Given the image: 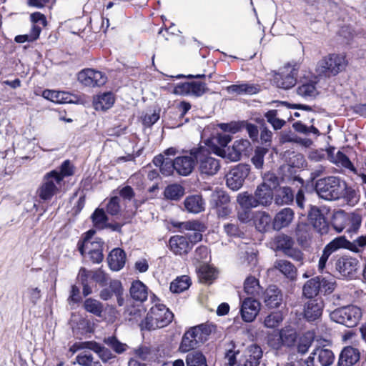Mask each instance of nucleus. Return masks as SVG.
Returning <instances> with one entry per match:
<instances>
[{
  "instance_id": "obj_4",
  "label": "nucleus",
  "mask_w": 366,
  "mask_h": 366,
  "mask_svg": "<svg viewBox=\"0 0 366 366\" xmlns=\"http://www.w3.org/2000/svg\"><path fill=\"white\" fill-rule=\"evenodd\" d=\"M362 316V310L359 307L354 305L336 309L330 315V319L332 321L348 327L356 326L361 320Z\"/></svg>"
},
{
  "instance_id": "obj_54",
  "label": "nucleus",
  "mask_w": 366,
  "mask_h": 366,
  "mask_svg": "<svg viewBox=\"0 0 366 366\" xmlns=\"http://www.w3.org/2000/svg\"><path fill=\"white\" fill-rule=\"evenodd\" d=\"M277 110H269L265 114L267 122L272 124L274 129H280L285 124V121L277 117Z\"/></svg>"
},
{
  "instance_id": "obj_57",
  "label": "nucleus",
  "mask_w": 366,
  "mask_h": 366,
  "mask_svg": "<svg viewBox=\"0 0 366 366\" xmlns=\"http://www.w3.org/2000/svg\"><path fill=\"white\" fill-rule=\"evenodd\" d=\"M84 306L86 311L97 316L101 315L102 312V305L99 301L89 298L86 300Z\"/></svg>"
},
{
  "instance_id": "obj_16",
  "label": "nucleus",
  "mask_w": 366,
  "mask_h": 366,
  "mask_svg": "<svg viewBox=\"0 0 366 366\" xmlns=\"http://www.w3.org/2000/svg\"><path fill=\"white\" fill-rule=\"evenodd\" d=\"M260 303L252 298H246L242 303L241 315L245 322H252L260 310Z\"/></svg>"
},
{
  "instance_id": "obj_2",
  "label": "nucleus",
  "mask_w": 366,
  "mask_h": 366,
  "mask_svg": "<svg viewBox=\"0 0 366 366\" xmlns=\"http://www.w3.org/2000/svg\"><path fill=\"white\" fill-rule=\"evenodd\" d=\"M230 347L227 350L225 358L230 366H257L262 357V351L259 346L250 345L243 351L234 350L231 342Z\"/></svg>"
},
{
  "instance_id": "obj_23",
  "label": "nucleus",
  "mask_w": 366,
  "mask_h": 366,
  "mask_svg": "<svg viewBox=\"0 0 366 366\" xmlns=\"http://www.w3.org/2000/svg\"><path fill=\"white\" fill-rule=\"evenodd\" d=\"M323 307V302L320 299L309 300L305 305V317L308 321H314L318 319L322 315Z\"/></svg>"
},
{
  "instance_id": "obj_31",
  "label": "nucleus",
  "mask_w": 366,
  "mask_h": 366,
  "mask_svg": "<svg viewBox=\"0 0 366 366\" xmlns=\"http://www.w3.org/2000/svg\"><path fill=\"white\" fill-rule=\"evenodd\" d=\"M271 222V217L265 212H256L253 216L256 229L262 232H267L270 228Z\"/></svg>"
},
{
  "instance_id": "obj_10",
  "label": "nucleus",
  "mask_w": 366,
  "mask_h": 366,
  "mask_svg": "<svg viewBox=\"0 0 366 366\" xmlns=\"http://www.w3.org/2000/svg\"><path fill=\"white\" fill-rule=\"evenodd\" d=\"M250 147V142L247 139H238L234 142L232 147L227 149L217 148L215 153L231 162H237L242 154L245 153Z\"/></svg>"
},
{
  "instance_id": "obj_49",
  "label": "nucleus",
  "mask_w": 366,
  "mask_h": 366,
  "mask_svg": "<svg viewBox=\"0 0 366 366\" xmlns=\"http://www.w3.org/2000/svg\"><path fill=\"white\" fill-rule=\"evenodd\" d=\"M319 282L320 283V292L326 294H330L335 290L336 282L333 277H319Z\"/></svg>"
},
{
  "instance_id": "obj_38",
  "label": "nucleus",
  "mask_w": 366,
  "mask_h": 366,
  "mask_svg": "<svg viewBox=\"0 0 366 366\" xmlns=\"http://www.w3.org/2000/svg\"><path fill=\"white\" fill-rule=\"evenodd\" d=\"M114 102L112 94L107 92L97 96L94 101V104L97 110H107L113 105Z\"/></svg>"
},
{
  "instance_id": "obj_33",
  "label": "nucleus",
  "mask_w": 366,
  "mask_h": 366,
  "mask_svg": "<svg viewBox=\"0 0 366 366\" xmlns=\"http://www.w3.org/2000/svg\"><path fill=\"white\" fill-rule=\"evenodd\" d=\"M229 94L235 93L237 94H257L259 89L257 86L250 84H232L226 88Z\"/></svg>"
},
{
  "instance_id": "obj_22",
  "label": "nucleus",
  "mask_w": 366,
  "mask_h": 366,
  "mask_svg": "<svg viewBox=\"0 0 366 366\" xmlns=\"http://www.w3.org/2000/svg\"><path fill=\"white\" fill-rule=\"evenodd\" d=\"M44 98L57 104L75 103L77 97L65 92L44 90L42 93Z\"/></svg>"
},
{
  "instance_id": "obj_58",
  "label": "nucleus",
  "mask_w": 366,
  "mask_h": 366,
  "mask_svg": "<svg viewBox=\"0 0 366 366\" xmlns=\"http://www.w3.org/2000/svg\"><path fill=\"white\" fill-rule=\"evenodd\" d=\"M92 280L101 286L107 285L109 277L102 269L92 270Z\"/></svg>"
},
{
  "instance_id": "obj_55",
  "label": "nucleus",
  "mask_w": 366,
  "mask_h": 366,
  "mask_svg": "<svg viewBox=\"0 0 366 366\" xmlns=\"http://www.w3.org/2000/svg\"><path fill=\"white\" fill-rule=\"evenodd\" d=\"M313 340L312 335L306 333L302 336L297 344V352L300 354H305L312 345Z\"/></svg>"
},
{
  "instance_id": "obj_5",
  "label": "nucleus",
  "mask_w": 366,
  "mask_h": 366,
  "mask_svg": "<svg viewBox=\"0 0 366 366\" xmlns=\"http://www.w3.org/2000/svg\"><path fill=\"white\" fill-rule=\"evenodd\" d=\"M61 186V178L56 174L54 171H51L44 175L41 185L36 190V194L43 201H49L59 192Z\"/></svg>"
},
{
  "instance_id": "obj_1",
  "label": "nucleus",
  "mask_w": 366,
  "mask_h": 366,
  "mask_svg": "<svg viewBox=\"0 0 366 366\" xmlns=\"http://www.w3.org/2000/svg\"><path fill=\"white\" fill-rule=\"evenodd\" d=\"M315 190L320 197L325 200H336L352 197L355 191L348 189L345 182L338 178L329 177L317 181Z\"/></svg>"
},
{
  "instance_id": "obj_9",
  "label": "nucleus",
  "mask_w": 366,
  "mask_h": 366,
  "mask_svg": "<svg viewBox=\"0 0 366 366\" xmlns=\"http://www.w3.org/2000/svg\"><path fill=\"white\" fill-rule=\"evenodd\" d=\"M298 70L297 64H287L280 71L274 75V81L276 86L284 89H289L296 84V75Z\"/></svg>"
},
{
  "instance_id": "obj_8",
  "label": "nucleus",
  "mask_w": 366,
  "mask_h": 366,
  "mask_svg": "<svg viewBox=\"0 0 366 366\" xmlns=\"http://www.w3.org/2000/svg\"><path fill=\"white\" fill-rule=\"evenodd\" d=\"M346 66L345 57L340 54H330L319 61L317 71L325 76H335L345 69Z\"/></svg>"
},
{
  "instance_id": "obj_30",
  "label": "nucleus",
  "mask_w": 366,
  "mask_h": 366,
  "mask_svg": "<svg viewBox=\"0 0 366 366\" xmlns=\"http://www.w3.org/2000/svg\"><path fill=\"white\" fill-rule=\"evenodd\" d=\"M255 195L259 205H269L273 199L272 190L269 188V186L266 184L258 186L255 191Z\"/></svg>"
},
{
  "instance_id": "obj_24",
  "label": "nucleus",
  "mask_w": 366,
  "mask_h": 366,
  "mask_svg": "<svg viewBox=\"0 0 366 366\" xmlns=\"http://www.w3.org/2000/svg\"><path fill=\"white\" fill-rule=\"evenodd\" d=\"M320 93L317 82L315 80L305 81L297 88V94L306 99H314Z\"/></svg>"
},
{
  "instance_id": "obj_15",
  "label": "nucleus",
  "mask_w": 366,
  "mask_h": 366,
  "mask_svg": "<svg viewBox=\"0 0 366 366\" xmlns=\"http://www.w3.org/2000/svg\"><path fill=\"white\" fill-rule=\"evenodd\" d=\"M207 91L208 88L206 84L198 81L183 83L175 89V92L177 94L195 97H201Z\"/></svg>"
},
{
  "instance_id": "obj_19",
  "label": "nucleus",
  "mask_w": 366,
  "mask_h": 366,
  "mask_svg": "<svg viewBox=\"0 0 366 366\" xmlns=\"http://www.w3.org/2000/svg\"><path fill=\"white\" fill-rule=\"evenodd\" d=\"M199 343H202V342L192 327L184 334L179 350L182 353L188 352L197 347Z\"/></svg>"
},
{
  "instance_id": "obj_61",
  "label": "nucleus",
  "mask_w": 366,
  "mask_h": 366,
  "mask_svg": "<svg viewBox=\"0 0 366 366\" xmlns=\"http://www.w3.org/2000/svg\"><path fill=\"white\" fill-rule=\"evenodd\" d=\"M93 248L89 252L90 258L94 263H99L103 260L102 246L99 242L93 245Z\"/></svg>"
},
{
  "instance_id": "obj_12",
  "label": "nucleus",
  "mask_w": 366,
  "mask_h": 366,
  "mask_svg": "<svg viewBox=\"0 0 366 366\" xmlns=\"http://www.w3.org/2000/svg\"><path fill=\"white\" fill-rule=\"evenodd\" d=\"M107 76L101 71L85 69L78 74V80L86 86H100L107 82Z\"/></svg>"
},
{
  "instance_id": "obj_3",
  "label": "nucleus",
  "mask_w": 366,
  "mask_h": 366,
  "mask_svg": "<svg viewBox=\"0 0 366 366\" xmlns=\"http://www.w3.org/2000/svg\"><path fill=\"white\" fill-rule=\"evenodd\" d=\"M173 313L162 304L152 307L146 317L142 321L140 327L142 330H154L167 326L172 322Z\"/></svg>"
},
{
  "instance_id": "obj_40",
  "label": "nucleus",
  "mask_w": 366,
  "mask_h": 366,
  "mask_svg": "<svg viewBox=\"0 0 366 366\" xmlns=\"http://www.w3.org/2000/svg\"><path fill=\"white\" fill-rule=\"evenodd\" d=\"M184 194V189L179 184H172L167 186L164 192L166 199L170 200H179Z\"/></svg>"
},
{
  "instance_id": "obj_63",
  "label": "nucleus",
  "mask_w": 366,
  "mask_h": 366,
  "mask_svg": "<svg viewBox=\"0 0 366 366\" xmlns=\"http://www.w3.org/2000/svg\"><path fill=\"white\" fill-rule=\"evenodd\" d=\"M179 227L185 230L202 231L204 226L197 221H188L179 223Z\"/></svg>"
},
{
  "instance_id": "obj_17",
  "label": "nucleus",
  "mask_w": 366,
  "mask_h": 366,
  "mask_svg": "<svg viewBox=\"0 0 366 366\" xmlns=\"http://www.w3.org/2000/svg\"><path fill=\"white\" fill-rule=\"evenodd\" d=\"M308 218L310 224L317 232L321 234L327 233L328 224L318 207L315 206L310 207Z\"/></svg>"
},
{
  "instance_id": "obj_62",
  "label": "nucleus",
  "mask_w": 366,
  "mask_h": 366,
  "mask_svg": "<svg viewBox=\"0 0 366 366\" xmlns=\"http://www.w3.org/2000/svg\"><path fill=\"white\" fill-rule=\"evenodd\" d=\"M335 163L337 164H340L341 166L350 170H355L354 167L350 160L349 159V158L341 152H338L336 154Z\"/></svg>"
},
{
  "instance_id": "obj_37",
  "label": "nucleus",
  "mask_w": 366,
  "mask_h": 366,
  "mask_svg": "<svg viewBox=\"0 0 366 366\" xmlns=\"http://www.w3.org/2000/svg\"><path fill=\"white\" fill-rule=\"evenodd\" d=\"M274 267L290 280H294L296 277V268L287 260L280 259L276 261Z\"/></svg>"
},
{
  "instance_id": "obj_44",
  "label": "nucleus",
  "mask_w": 366,
  "mask_h": 366,
  "mask_svg": "<svg viewBox=\"0 0 366 366\" xmlns=\"http://www.w3.org/2000/svg\"><path fill=\"white\" fill-rule=\"evenodd\" d=\"M187 366H207L206 357L199 351L189 352L186 357Z\"/></svg>"
},
{
  "instance_id": "obj_53",
  "label": "nucleus",
  "mask_w": 366,
  "mask_h": 366,
  "mask_svg": "<svg viewBox=\"0 0 366 366\" xmlns=\"http://www.w3.org/2000/svg\"><path fill=\"white\" fill-rule=\"evenodd\" d=\"M229 202V197L222 190H217L211 196V202L215 207L225 205Z\"/></svg>"
},
{
  "instance_id": "obj_34",
  "label": "nucleus",
  "mask_w": 366,
  "mask_h": 366,
  "mask_svg": "<svg viewBox=\"0 0 366 366\" xmlns=\"http://www.w3.org/2000/svg\"><path fill=\"white\" fill-rule=\"evenodd\" d=\"M197 271L199 280L207 284H211L217 276L215 269L206 264L197 267Z\"/></svg>"
},
{
  "instance_id": "obj_48",
  "label": "nucleus",
  "mask_w": 366,
  "mask_h": 366,
  "mask_svg": "<svg viewBox=\"0 0 366 366\" xmlns=\"http://www.w3.org/2000/svg\"><path fill=\"white\" fill-rule=\"evenodd\" d=\"M244 290L248 295H259L261 288L258 280L252 276L247 277L244 283Z\"/></svg>"
},
{
  "instance_id": "obj_52",
  "label": "nucleus",
  "mask_w": 366,
  "mask_h": 366,
  "mask_svg": "<svg viewBox=\"0 0 366 366\" xmlns=\"http://www.w3.org/2000/svg\"><path fill=\"white\" fill-rule=\"evenodd\" d=\"M232 137L229 134H220L217 133L214 134L212 139L211 142L212 144L215 146L214 152H216L217 148H222L224 149L227 144L231 141Z\"/></svg>"
},
{
  "instance_id": "obj_35",
  "label": "nucleus",
  "mask_w": 366,
  "mask_h": 366,
  "mask_svg": "<svg viewBox=\"0 0 366 366\" xmlns=\"http://www.w3.org/2000/svg\"><path fill=\"white\" fill-rule=\"evenodd\" d=\"M131 297L139 302H144L147 299V287L141 281H134L130 288Z\"/></svg>"
},
{
  "instance_id": "obj_25",
  "label": "nucleus",
  "mask_w": 366,
  "mask_h": 366,
  "mask_svg": "<svg viewBox=\"0 0 366 366\" xmlns=\"http://www.w3.org/2000/svg\"><path fill=\"white\" fill-rule=\"evenodd\" d=\"M194 157L191 156H181L174 159L175 171L182 176L189 175L194 167Z\"/></svg>"
},
{
  "instance_id": "obj_26",
  "label": "nucleus",
  "mask_w": 366,
  "mask_h": 366,
  "mask_svg": "<svg viewBox=\"0 0 366 366\" xmlns=\"http://www.w3.org/2000/svg\"><path fill=\"white\" fill-rule=\"evenodd\" d=\"M107 262L112 270L119 271L122 269L126 262V254L124 251L120 248H114L110 252L107 257Z\"/></svg>"
},
{
  "instance_id": "obj_42",
  "label": "nucleus",
  "mask_w": 366,
  "mask_h": 366,
  "mask_svg": "<svg viewBox=\"0 0 366 366\" xmlns=\"http://www.w3.org/2000/svg\"><path fill=\"white\" fill-rule=\"evenodd\" d=\"M284 320L282 312L276 311L269 313L263 320V325L266 328L274 329L280 325Z\"/></svg>"
},
{
  "instance_id": "obj_59",
  "label": "nucleus",
  "mask_w": 366,
  "mask_h": 366,
  "mask_svg": "<svg viewBox=\"0 0 366 366\" xmlns=\"http://www.w3.org/2000/svg\"><path fill=\"white\" fill-rule=\"evenodd\" d=\"M267 149L264 148H257L254 152V154L252 158V162L257 169H261L264 164V157L267 152Z\"/></svg>"
},
{
  "instance_id": "obj_56",
  "label": "nucleus",
  "mask_w": 366,
  "mask_h": 366,
  "mask_svg": "<svg viewBox=\"0 0 366 366\" xmlns=\"http://www.w3.org/2000/svg\"><path fill=\"white\" fill-rule=\"evenodd\" d=\"M92 221L96 227L102 229L107 227V217L102 209H97L93 213Z\"/></svg>"
},
{
  "instance_id": "obj_41",
  "label": "nucleus",
  "mask_w": 366,
  "mask_h": 366,
  "mask_svg": "<svg viewBox=\"0 0 366 366\" xmlns=\"http://www.w3.org/2000/svg\"><path fill=\"white\" fill-rule=\"evenodd\" d=\"M190 285V278L187 275H182L171 282L170 290L174 293H180L187 290Z\"/></svg>"
},
{
  "instance_id": "obj_51",
  "label": "nucleus",
  "mask_w": 366,
  "mask_h": 366,
  "mask_svg": "<svg viewBox=\"0 0 366 366\" xmlns=\"http://www.w3.org/2000/svg\"><path fill=\"white\" fill-rule=\"evenodd\" d=\"M196 333L199 336V339L202 342H204L207 337L214 330L215 327L213 325L201 324L193 327Z\"/></svg>"
},
{
  "instance_id": "obj_20",
  "label": "nucleus",
  "mask_w": 366,
  "mask_h": 366,
  "mask_svg": "<svg viewBox=\"0 0 366 366\" xmlns=\"http://www.w3.org/2000/svg\"><path fill=\"white\" fill-rule=\"evenodd\" d=\"M263 300L267 307L277 308L283 302V294L276 286H269L264 293Z\"/></svg>"
},
{
  "instance_id": "obj_14",
  "label": "nucleus",
  "mask_w": 366,
  "mask_h": 366,
  "mask_svg": "<svg viewBox=\"0 0 366 366\" xmlns=\"http://www.w3.org/2000/svg\"><path fill=\"white\" fill-rule=\"evenodd\" d=\"M335 360L333 352L327 348H316L305 360L307 366H316L315 361L318 362L322 366H330Z\"/></svg>"
},
{
  "instance_id": "obj_18",
  "label": "nucleus",
  "mask_w": 366,
  "mask_h": 366,
  "mask_svg": "<svg viewBox=\"0 0 366 366\" xmlns=\"http://www.w3.org/2000/svg\"><path fill=\"white\" fill-rule=\"evenodd\" d=\"M358 263L355 258L343 256L337 260L335 268L343 277H349L357 269Z\"/></svg>"
},
{
  "instance_id": "obj_13",
  "label": "nucleus",
  "mask_w": 366,
  "mask_h": 366,
  "mask_svg": "<svg viewBox=\"0 0 366 366\" xmlns=\"http://www.w3.org/2000/svg\"><path fill=\"white\" fill-rule=\"evenodd\" d=\"M280 337L277 340H270L269 343L273 348L278 350L282 346L292 347L296 342L297 335L295 328L285 326L279 332Z\"/></svg>"
},
{
  "instance_id": "obj_29",
  "label": "nucleus",
  "mask_w": 366,
  "mask_h": 366,
  "mask_svg": "<svg viewBox=\"0 0 366 366\" xmlns=\"http://www.w3.org/2000/svg\"><path fill=\"white\" fill-rule=\"evenodd\" d=\"M184 204L187 212L191 213H199L204 209V202L199 195H192L187 197Z\"/></svg>"
},
{
  "instance_id": "obj_6",
  "label": "nucleus",
  "mask_w": 366,
  "mask_h": 366,
  "mask_svg": "<svg viewBox=\"0 0 366 366\" xmlns=\"http://www.w3.org/2000/svg\"><path fill=\"white\" fill-rule=\"evenodd\" d=\"M362 222L361 216L355 213L337 212L332 219V227L337 232L345 229L346 232H356Z\"/></svg>"
},
{
  "instance_id": "obj_45",
  "label": "nucleus",
  "mask_w": 366,
  "mask_h": 366,
  "mask_svg": "<svg viewBox=\"0 0 366 366\" xmlns=\"http://www.w3.org/2000/svg\"><path fill=\"white\" fill-rule=\"evenodd\" d=\"M237 201L242 207L247 209L256 207L259 205L256 195L252 196L248 192L239 193L237 197Z\"/></svg>"
},
{
  "instance_id": "obj_39",
  "label": "nucleus",
  "mask_w": 366,
  "mask_h": 366,
  "mask_svg": "<svg viewBox=\"0 0 366 366\" xmlns=\"http://www.w3.org/2000/svg\"><path fill=\"white\" fill-rule=\"evenodd\" d=\"M292 239L284 234L276 236L272 240V245L277 250H282L285 253L290 247H293Z\"/></svg>"
},
{
  "instance_id": "obj_36",
  "label": "nucleus",
  "mask_w": 366,
  "mask_h": 366,
  "mask_svg": "<svg viewBox=\"0 0 366 366\" xmlns=\"http://www.w3.org/2000/svg\"><path fill=\"white\" fill-rule=\"evenodd\" d=\"M319 277L312 278L307 281L302 287V294L307 298H313L320 292Z\"/></svg>"
},
{
  "instance_id": "obj_46",
  "label": "nucleus",
  "mask_w": 366,
  "mask_h": 366,
  "mask_svg": "<svg viewBox=\"0 0 366 366\" xmlns=\"http://www.w3.org/2000/svg\"><path fill=\"white\" fill-rule=\"evenodd\" d=\"M325 248L331 253H333L340 248H346L350 250V242L343 236L338 237L328 243L325 246Z\"/></svg>"
},
{
  "instance_id": "obj_60",
  "label": "nucleus",
  "mask_w": 366,
  "mask_h": 366,
  "mask_svg": "<svg viewBox=\"0 0 366 366\" xmlns=\"http://www.w3.org/2000/svg\"><path fill=\"white\" fill-rule=\"evenodd\" d=\"M57 176L61 178V182L62 183L64 177L71 176L73 174V168L69 161H64L60 167V171L54 170Z\"/></svg>"
},
{
  "instance_id": "obj_50",
  "label": "nucleus",
  "mask_w": 366,
  "mask_h": 366,
  "mask_svg": "<svg viewBox=\"0 0 366 366\" xmlns=\"http://www.w3.org/2000/svg\"><path fill=\"white\" fill-rule=\"evenodd\" d=\"M94 357L91 354L85 352L79 353L73 364H79L81 366H102L99 361L94 362Z\"/></svg>"
},
{
  "instance_id": "obj_43",
  "label": "nucleus",
  "mask_w": 366,
  "mask_h": 366,
  "mask_svg": "<svg viewBox=\"0 0 366 366\" xmlns=\"http://www.w3.org/2000/svg\"><path fill=\"white\" fill-rule=\"evenodd\" d=\"M103 341L117 354H122L129 348V346L127 344L120 342L117 337L114 335L104 337Z\"/></svg>"
},
{
  "instance_id": "obj_47",
  "label": "nucleus",
  "mask_w": 366,
  "mask_h": 366,
  "mask_svg": "<svg viewBox=\"0 0 366 366\" xmlns=\"http://www.w3.org/2000/svg\"><path fill=\"white\" fill-rule=\"evenodd\" d=\"M293 193L289 187H281L277 192L275 202L277 204H287L293 200Z\"/></svg>"
},
{
  "instance_id": "obj_28",
  "label": "nucleus",
  "mask_w": 366,
  "mask_h": 366,
  "mask_svg": "<svg viewBox=\"0 0 366 366\" xmlns=\"http://www.w3.org/2000/svg\"><path fill=\"white\" fill-rule=\"evenodd\" d=\"M360 358L358 350L352 347H345L340 353L339 358V366H352L356 363Z\"/></svg>"
},
{
  "instance_id": "obj_21",
  "label": "nucleus",
  "mask_w": 366,
  "mask_h": 366,
  "mask_svg": "<svg viewBox=\"0 0 366 366\" xmlns=\"http://www.w3.org/2000/svg\"><path fill=\"white\" fill-rule=\"evenodd\" d=\"M170 249L176 254H185L192 249V244L186 236L175 235L169 241Z\"/></svg>"
},
{
  "instance_id": "obj_32",
  "label": "nucleus",
  "mask_w": 366,
  "mask_h": 366,
  "mask_svg": "<svg viewBox=\"0 0 366 366\" xmlns=\"http://www.w3.org/2000/svg\"><path fill=\"white\" fill-rule=\"evenodd\" d=\"M89 350L97 354L98 357L103 362H107L115 358V355L109 348L95 341H92V342L89 344Z\"/></svg>"
},
{
  "instance_id": "obj_7",
  "label": "nucleus",
  "mask_w": 366,
  "mask_h": 366,
  "mask_svg": "<svg viewBox=\"0 0 366 366\" xmlns=\"http://www.w3.org/2000/svg\"><path fill=\"white\" fill-rule=\"evenodd\" d=\"M190 154L193 155L199 163V170L201 174L213 176L219 171L220 168L219 161L211 157L207 149L200 147L192 149Z\"/></svg>"
},
{
  "instance_id": "obj_64",
  "label": "nucleus",
  "mask_w": 366,
  "mask_h": 366,
  "mask_svg": "<svg viewBox=\"0 0 366 366\" xmlns=\"http://www.w3.org/2000/svg\"><path fill=\"white\" fill-rule=\"evenodd\" d=\"M280 142L282 144L287 142H300L299 137L292 131H284L280 133Z\"/></svg>"
},
{
  "instance_id": "obj_27",
  "label": "nucleus",
  "mask_w": 366,
  "mask_h": 366,
  "mask_svg": "<svg viewBox=\"0 0 366 366\" xmlns=\"http://www.w3.org/2000/svg\"><path fill=\"white\" fill-rule=\"evenodd\" d=\"M294 212L290 208H284L280 211L273 219V227L280 230L287 227L293 220Z\"/></svg>"
},
{
  "instance_id": "obj_11",
  "label": "nucleus",
  "mask_w": 366,
  "mask_h": 366,
  "mask_svg": "<svg viewBox=\"0 0 366 366\" xmlns=\"http://www.w3.org/2000/svg\"><path fill=\"white\" fill-rule=\"evenodd\" d=\"M249 173L247 164H238L232 169L226 176L227 185L232 190H238Z\"/></svg>"
}]
</instances>
